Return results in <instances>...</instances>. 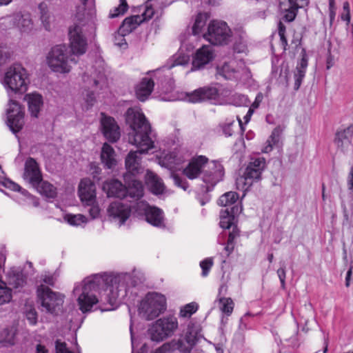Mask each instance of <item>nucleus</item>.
<instances>
[{"instance_id": "338daca9", "label": "nucleus", "mask_w": 353, "mask_h": 353, "mask_svg": "<svg viewBox=\"0 0 353 353\" xmlns=\"http://www.w3.org/2000/svg\"><path fill=\"white\" fill-rule=\"evenodd\" d=\"M263 99V95L262 93L259 92L256 94L254 101L251 104L250 108H252L254 111L255 109L258 108Z\"/></svg>"}, {"instance_id": "6e6d98bb", "label": "nucleus", "mask_w": 353, "mask_h": 353, "mask_svg": "<svg viewBox=\"0 0 353 353\" xmlns=\"http://www.w3.org/2000/svg\"><path fill=\"white\" fill-rule=\"evenodd\" d=\"M88 207V211L92 219H96L99 216L100 208L96 200L92 204H83Z\"/></svg>"}, {"instance_id": "c9c22d12", "label": "nucleus", "mask_w": 353, "mask_h": 353, "mask_svg": "<svg viewBox=\"0 0 353 353\" xmlns=\"http://www.w3.org/2000/svg\"><path fill=\"white\" fill-rule=\"evenodd\" d=\"M283 129L280 126L276 127L272 132L271 135L267 140L265 145L262 148L261 151L263 153H269L273 149V145H276L281 138Z\"/></svg>"}, {"instance_id": "a19ab883", "label": "nucleus", "mask_w": 353, "mask_h": 353, "mask_svg": "<svg viewBox=\"0 0 353 353\" xmlns=\"http://www.w3.org/2000/svg\"><path fill=\"white\" fill-rule=\"evenodd\" d=\"M218 305L220 310L227 316H230L232 313L234 304L231 298L222 297L219 299Z\"/></svg>"}, {"instance_id": "2eb2a0df", "label": "nucleus", "mask_w": 353, "mask_h": 353, "mask_svg": "<svg viewBox=\"0 0 353 353\" xmlns=\"http://www.w3.org/2000/svg\"><path fill=\"white\" fill-rule=\"evenodd\" d=\"M224 176L223 166L218 161H212L208 165V170H204L203 174V181L207 184V190L210 191L212 188L220 181Z\"/></svg>"}, {"instance_id": "423d86ee", "label": "nucleus", "mask_w": 353, "mask_h": 353, "mask_svg": "<svg viewBox=\"0 0 353 353\" xmlns=\"http://www.w3.org/2000/svg\"><path fill=\"white\" fill-rule=\"evenodd\" d=\"M83 88L86 91L85 100L88 106H92L96 99V94L99 90L107 87V78L102 69L97 70L94 68L85 72L83 75Z\"/></svg>"}, {"instance_id": "ddd939ff", "label": "nucleus", "mask_w": 353, "mask_h": 353, "mask_svg": "<svg viewBox=\"0 0 353 353\" xmlns=\"http://www.w3.org/2000/svg\"><path fill=\"white\" fill-rule=\"evenodd\" d=\"M138 214H144L146 221L157 228H164V214L159 208L149 205L146 202H137L134 206Z\"/></svg>"}, {"instance_id": "f03ea898", "label": "nucleus", "mask_w": 353, "mask_h": 353, "mask_svg": "<svg viewBox=\"0 0 353 353\" xmlns=\"http://www.w3.org/2000/svg\"><path fill=\"white\" fill-rule=\"evenodd\" d=\"M125 120L131 128L128 134V142L138 148L137 151H130L125 158L126 174L136 179V175L143 170L140 155L148 153L156 147L151 135L150 125L142 112L138 109L130 108L126 112Z\"/></svg>"}, {"instance_id": "7ed1b4c3", "label": "nucleus", "mask_w": 353, "mask_h": 353, "mask_svg": "<svg viewBox=\"0 0 353 353\" xmlns=\"http://www.w3.org/2000/svg\"><path fill=\"white\" fill-rule=\"evenodd\" d=\"M123 177L125 185L117 179H111L103 183L102 188L107 196L121 199L130 197L134 201L141 199L143 195L142 183L128 174H125Z\"/></svg>"}, {"instance_id": "aec40b11", "label": "nucleus", "mask_w": 353, "mask_h": 353, "mask_svg": "<svg viewBox=\"0 0 353 353\" xmlns=\"http://www.w3.org/2000/svg\"><path fill=\"white\" fill-rule=\"evenodd\" d=\"M217 95L218 90L216 88L203 87L186 93V100L191 103H200L206 100L214 99Z\"/></svg>"}, {"instance_id": "603ef678", "label": "nucleus", "mask_w": 353, "mask_h": 353, "mask_svg": "<svg viewBox=\"0 0 353 353\" xmlns=\"http://www.w3.org/2000/svg\"><path fill=\"white\" fill-rule=\"evenodd\" d=\"M128 4L126 0H120V4L118 7H116L114 10L110 11V17L115 18L119 15L123 14L128 10Z\"/></svg>"}, {"instance_id": "39448f33", "label": "nucleus", "mask_w": 353, "mask_h": 353, "mask_svg": "<svg viewBox=\"0 0 353 353\" xmlns=\"http://www.w3.org/2000/svg\"><path fill=\"white\" fill-rule=\"evenodd\" d=\"M46 62L52 71L65 74L70 72L72 64L76 63L77 61L69 54L65 45H57L48 53Z\"/></svg>"}, {"instance_id": "49530a36", "label": "nucleus", "mask_w": 353, "mask_h": 353, "mask_svg": "<svg viewBox=\"0 0 353 353\" xmlns=\"http://www.w3.org/2000/svg\"><path fill=\"white\" fill-rule=\"evenodd\" d=\"M59 276V271L58 270H57L54 272H51L49 271L43 272L41 274L40 279L46 284H47L50 286H54L55 283L57 282Z\"/></svg>"}, {"instance_id": "f3484780", "label": "nucleus", "mask_w": 353, "mask_h": 353, "mask_svg": "<svg viewBox=\"0 0 353 353\" xmlns=\"http://www.w3.org/2000/svg\"><path fill=\"white\" fill-rule=\"evenodd\" d=\"M131 213V206L124 204L121 201H114L110 203L108 208L109 216L112 217L114 220L118 221L119 225L123 224L130 217Z\"/></svg>"}, {"instance_id": "e2e57ef3", "label": "nucleus", "mask_w": 353, "mask_h": 353, "mask_svg": "<svg viewBox=\"0 0 353 353\" xmlns=\"http://www.w3.org/2000/svg\"><path fill=\"white\" fill-rule=\"evenodd\" d=\"M277 275L279 278L281 288H285V277H286V272H285V267H281L277 270Z\"/></svg>"}, {"instance_id": "20e7f679", "label": "nucleus", "mask_w": 353, "mask_h": 353, "mask_svg": "<svg viewBox=\"0 0 353 353\" xmlns=\"http://www.w3.org/2000/svg\"><path fill=\"white\" fill-rule=\"evenodd\" d=\"M92 28V23L85 14L77 12L75 21L69 29L70 48L72 55L80 56L85 53L88 46L86 34Z\"/></svg>"}, {"instance_id": "052dcab7", "label": "nucleus", "mask_w": 353, "mask_h": 353, "mask_svg": "<svg viewBox=\"0 0 353 353\" xmlns=\"http://www.w3.org/2000/svg\"><path fill=\"white\" fill-rule=\"evenodd\" d=\"M26 316L29 323L31 325H35L37 321V314L34 309H30L26 312Z\"/></svg>"}, {"instance_id": "dca6fc26", "label": "nucleus", "mask_w": 353, "mask_h": 353, "mask_svg": "<svg viewBox=\"0 0 353 353\" xmlns=\"http://www.w3.org/2000/svg\"><path fill=\"white\" fill-rule=\"evenodd\" d=\"M23 177L32 186L37 185L38 183L41 181V172L34 159L29 157L26 159Z\"/></svg>"}, {"instance_id": "3c124183", "label": "nucleus", "mask_w": 353, "mask_h": 353, "mask_svg": "<svg viewBox=\"0 0 353 353\" xmlns=\"http://www.w3.org/2000/svg\"><path fill=\"white\" fill-rule=\"evenodd\" d=\"M148 1L143 6V12L141 14V19L142 22L144 21L150 20L155 14V11L151 3Z\"/></svg>"}, {"instance_id": "e433bc0d", "label": "nucleus", "mask_w": 353, "mask_h": 353, "mask_svg": "<svg viewBox=\"0 0 353 353\" xmlns=\"http://www.w3.org/2000/svg\"><path fill=\"white\" fill-rule=\"evenodd\" d=\"M142 22L139 15H134L127 17L123 21L122 25L119 28V31L130 33L137 28V26Z\"/></svg>"}, {"instance_id": "f257e3e1", "label": "nucleus", "mask_w": 353, "mask_h": 353, "mask_svg": "<svg viewBox=\"0 0 353 353\" xmlns=\"http://www.w3.org/2000/svg\"><path fill=\"white\" fill-rule=\"evenodd\" d=\"M137 282L131 274L122 273L117 275L94 274L85 278L82 283L75 285L73 293L78 295L79 310L89 312L99 299L96 292L100 294V301L107 302L108 307L101 308V311H110L118 301L123 300Z\"/></svg>"}, {"instance_id": "a18cd8bd", "label": "nucleus", "mask_w": 353, "mask_h": 353, "mask_svg": "<svg viewBox=\"0 0 353 353\" xmlns=\"http://www.w3.org/2000/svg\"><path fill=\"white\" fill-rule=\"evenodd\" d=\"M239 231L237 228L234 227L233 230L228 233L227 243L224 248L226 255L228 256L233 251L234 248V239L239 236Z\"/></svg>"}, {"instance_id": "cd10ccee", "label": "nucleus", "mask_w": 353, "mask_h": 353, "mask_svg": "<svg viewBox=\"0 0 353 353\" xmlns=\"http://www.w3.org/2000/svg\"><path fill=\"white\" fill-rule=\"evenodd\" d=\"M145 183L150 190L154 194H161L164 192L165 185L162 179L154 172L147 170L145 174Z\"/></svg>"}, {"instance_id": "58836bf2", "label": "nucleus", "mask_w": 353, "mask_h": 353, "mask_svg": "<svg viewBox=\"0 0 353 353\" xmlns=\"http://www.w3.org/2000/svg\"><path fill=\"white\" fill-rule=\"evenodd\" d=\"M9 283L14 288H19L26 283V277L21 272L12 270L9 273Z\"/></svg>"}, {"instance_id": "13d9d810", "label": "nucleus", "mask_w": 353, "mask_h": 353, "mask_svg": "<svg viewBox=\"0 0 353 353\" xmlns=\"http://www.w3.org/2000/svg\"><path fill=\"white\" fill-rule=\"evenodd\" d=\"M128 34L127 32H122L119 30L117 33H116L114 36V43L116 46H118L121 48L126 46L127 43L124 38V35Z\"/></svg>"}, {"instance_id": "a211bd4d", "label": "nucleus", "mask_w": 353, "mask_h": 353, "mask_svg": "<svg viewBox=\"0 0 353 353\" xmlns=\"http://www.w3.org/2000/svg\"><path fill=\"white\" fill-rule=\"evenodd\" d=\"M101 130L104 137L110 142H116L120 138V129L115 120L101 114Z\"/></svg>"}, {"instance_id": "4d7b16f0", "label": "nucleus", "mask_w": 353, "mask_h": 353, "mask_svg": "<svg viewBox=\"0 0 353 353\" xmlns=\"http://www.w3.org/2000/svg\"><path fill=\"white\" fill-rule=\"evenodd\" d=\"M3 185L7 188H9L13 191L21 192V193L24 195H26V194L28 193V192L26 190H22L20 185H19L18 184L12 181L10 179H6L3 182Z\"/></svg>"}, {"instance_id": "37998d69", "label": "nucleus", "mask_w": 353, "mask_h": 353, "mask_svg": "<svg viewBox=\"0 0 353 353\" xmlns=\"http://www.w3.org/2000/svg\"><path fill=\"white\" fill-rule=\"evenodd\" d=\"M12 290L0 279V305L9 303L12 299Z\"/></svg>"}, {"instance_id": "1a4fd4ad", "label": "nucleus", "mask_w": 353, "mask_h": 353, "mask_svg": "<svg viewBox=\"0 0 353 353\" xmlns=\"http://www.w3.org/2000/svg\"><path fill=\"white\" fill-rule=\"evenodd\" d=\"M165 309V297L157 292H149L141 301L139 312L146 320H152L157 317Z\"/></svg>"}, {"instance_id": "ea45409f", "label": "nucleus", "mask_w": 353, "mask_h": 353, "mask_svg": "<svg viewBox=\"0 0 353 353\" xmlns=\"http://www.w3.org/2000/svg\"><path fill=\"white\" fill-rule=\"evenodd\" d=\"M15 333L12 329L6 328L0 332V343L4 346L14 344Z\"/></svg>"}, {"instance_id": "473e14b6", "label": "nucleus", "mask_w": 353, "mask_h": 353, "mask_svg": "<svg viewBox=\"0 0 353 353\" xmlns=\"http://www.w3.org/2000/svg\"><path fill=\"white\" fill-rule=\"evenodd\" d=\"M101 160L106 168L112 169L117 164L116 154L113 148L108 143H104L101 152Z\"/></svg>"}, {"instance_id": "4468645a", "label": "nucleus", "mask_w": 353, "mask_h": 353, "mask_svg": "<svg viewBox=\"0 0 353 353\" xmlns=\"http://www.w3.org/2000/svg\"><path fill=\"white\" fill-rule=\"evenodd\" d=\"M24 110L20 104L13 100H10L7 109V123L10 130L16 134L23 127Z\"/></svg>"}, {"instance_id": "bf43d9fd", "label": "nucleus", "mask_w": 353, "mask_h": 353, "mask_svg": "<svg viewBox=\"0 0 353 353\" xmlns=\"http://www.w3.org/2000/svg\"><path fill=\"white\" fill-rule=\"evenodd\" d=\"M297 10L296 7L290 5V7L285 10L283 19L287 22L292 21L296 17Z\"/></svg>"}, {"instance_id": "412c9836", "label": "nucleus", "mask_w": 353, "mask_h": 353, "mask_svg": "<svg viewBox=\"0 0 353 353\" xmlns=\"http://www.w3.org/2000/svg\"><path fill=\"white\" fill-rule=\"evenodd\" d=\"M245 66L241 63L238 68L236 67V62L231 61L223 64L221 67L217 68L218 74L224 79L228 80H239L245 71Z\"/></svg>"}, {"instance_id": "9b49d317", "label": "nucleus", "mask_w": 353, "mask_h": 353, "mask_svg": "<svg viewBox=\"0 0 353 353\" xmlns=\"http://www.w3.org/2000/svg\"><path fill=\"white\" fill-rule=\"evenodd\" d=\"M265 166L264 158L252 159L247 166L243 176L236 179V185L239 189L247 190L254 182L261 179L262 171Z\"/></svg>"}, {"instance_id": "5701e85b", "label": "nucleus", "mask_w": 353, "mask_h": 353, "mask_svg": "<svg viewBox=\"0 0 353 353\" xmlns=\"http://www.w3.org/2000/svg\"><path fill=\"white\" fill-rule=\"evenodd\" d=\"M208 162V159L205 156H198L193 158L183 170L184 174L190 179L197 178L201 172V170Z\"/></svg>"}, {"instance_id": "f8f14e48", "label": "nucleus", "mask_w": 353, "mask_h": 353, "mask_svg": "<svg viewBox=\"0 0 353 353\" xmlns=\"http://www.w3.org/2000/svg\"><path fill=\"white\" fill-rule=\"evenodd\" d=\"M178 327L175 316L163 317L156 321L148 332L152 341L159 342L172 336Z\"/></svg>"}, {"instance_id": "0eeeda50", "label": "nucleus", "mask_w": 353, "mask_h": 353, "mask_svg": "<svg viewBox=\"0 0 353 353\" xmlns=\"http://www.w3.org/2000/svg\"><path fill=\"white\" fill-rule=\"evenodd\" d=\"M37 295L43 311L52 314H57L61 311L65 298L63 294L41 284L37 287Z\"/></svg>"}, {"instance_id": "69168bd1", "label": "nucleus", "mask_w": 353, "mask_h": 353, "mask_svg": "<svg viewBox=\"0 0 353 353\" xmlns=\"http://www.w3.org/2000/svg\"><path fill=\"white\" fill-rule=\"evenodd\" d=\"M278 31H279V35L281 38V40L283 43H287V39L285 38V26L283 24L281 21L279 23L278 25Z\"/></svg>"}, {"instance_id": "6e6552de", "label": "nucleus", "mask_w": 353, "mask_h": 353, "mask_svg": "<svg viewBox=\"0 0 353 353\" xmlns=\"http://www.w3.org/2000/svg\"><path fill=\"white\" fill-rule=\"evenodd\" d=\"M27 78L26 69L21 65L15 64L7 70L2 83L8 92L22 93L28 88Z\"/></svg>"}, {"instance_id": "a878e982", "label": "nucleus", "mask_w": 353, "mask_h": 353, "mask_svg": "<svg viewBox=\"0 0 353 353\" xmlns=\"http://www.w3.org/2000/svg\"><path fill=\"white\" fill-rule=\"evenodd\" d=\"M173 58L174 60L172 64L165 65L153 71L152 72L154 73V75L159 78H161L163 74L165 76L168 73H170V70L173 67L186 65L190 61V56L182 52H179L174 54Z\"/></svg>"}, {"instance_id": "680f3d73", "label": "nucleus", "mask_w": 353, "mask_h": 353, "mask_svg": "<svg viewBox=\"0 0 353 353\" xmlns=\"http://www.w3.org/2000/svg\"><path fill=\"white\" fill-rule=\"evenodd\" d=\"M171 176L174 183L176 186L183 190H186L188 188L187 183L185 181H183L180 176L174 174H172Z\"/></svg>"}, {"instance_id": "774afa93", "label": "nucleus", "mask_w": 353, "mask_h": 353, "mask_svg": "<svg viewBox=\"0 0 353 353\" xmlns=\"http://www.w3.org/2000/svg\"><path fill=\"white\" fill-rule=\"evenodd\" d=\"M170 350V345L165 343L159 348L157 349L153 353H169Z\"/></svg>"}, {"instance_id": "8fccbe9b", "label": "nucleus", "mask_w": 353, "mask_h": 353, "mask_svg": "<svg viewBox=\"0 0 353 353\" xmlns=\"http://www.w3.org/2000/svg\"><path fill=\"white\" fill-rule=\"evenodd\" d=\"M199 305L195 302L186 304L180 310V316L182 317H190L198 310Z\"/></svg>"}, {"instance_id": "393cba45", "label": "nucleus", "mask_w": 353, "mask_h": 353, "mask_svg": "<svg viewBox=\"0 0 353 353\" xmlns=\"http://www.w3.org/2000/svg\"><path fill=\"white\" fill-rule=\"evenodd\" d=\"M353 137V125L339 130L336 133L334 142L337 148L342 152H345L351 145V140Z\"/></svg>"}, {"instance_id": "4be33fe9", "label": "nucleus", "mask_w": 353, "mask_h": 353, "mask_svg": "<svg viewBox=\"0 0 353 353\" xmlns=\"http://www.w3.org/2000/svg\"><path fill=\"white\" fill-rule=\"evenodd\" d=\"M214 58V52L210 46H203L198 49L192 60L191 71L199 70L210 63Z\"/></svg>"}, {"instance_id": "72a5a7b5", "label": "nucleus", "mask_w": 353, "mask_h": 353, "mask_svg": "<svg viewBox=\"0 0 353 353\" xmlns=\"http://www.w3.org/2000/svg\"><path fill=\"white\" fill-rule=\"evenodd\" d=\"M201 327L197 323L190 322L185 334L184 339L187 343H190L194 346L201 337Z\"/></svg>"}, {"instance_id": "de8ad7c7", "label": "nucleus", "mask_w": 353, "mask_h": 353, "mask_svg": "<svg viewBox=\"0 0 353 353\" xmlns=\"http://www.w3.org/2000/svg\"><path fill=\"white\" fill-rule=\"evenodd\" d=\"M64 219L67 221L70 225L73 226H79L82 223H85L87 222V218L82 214H68L64 216Z\"/></svg>"}, {"instance_id": "c85d7f7f", "label": "nucleus", "mask_w": 353, "mask_h": 353, "mask_svg": "<svg viewBox=\"0 0 353 353\" xmlns=\"http://www.w3.org/2000/svg\"><path fill=\"white\" fill-rule=\"evenodd\" d=\"M184 161L181 157H179L175 152L165 154L159 159V163L161 167L170 170L179 169V165Z\"/></svg>"}, {"instance_id": "79ce46f5", "label": "nucleus", "mask_w": 353, "mask_h": 353, "mask_svg": "<svg viewBox=\"0 0 353 353\" xmlns=\"http://www.w3.org/2000/svg\"><path fill=\"white\" fill-rule=\"evenodd\" d=\"M239 198L238 194L234 192H228L223 194L219 199V205L230 208V206L234 204Z\"/></svg>"}, {"instance_id": "f704fd0d", "label": "nucleus", "mask_w": 353, "mask_h": 353, "mask_svg": "<svg viewBox=\"0 0 353 353\" xmlns=\"http://www.w3.org/2000/svg\"><path fill=\"white\" fill-rule=\"evenodd\" d=\"M34 188L41 194L46 196L47 198L53 199L57 196V189L53 185L48 183V181H39L37 185H33Z\"/></svg>"}, {"instance_id": "5fc2aeb1", "label": "nucleus", "mask_w": 353, "mask_h": 353, "mask_svg": "<svg viewBox=\"0 0 353 353\" xmlns=\"http://www.w3.org/2000/svg\"><path fill=\"white\" fill-rule=\"evenodd\" d=\"M212 265L213 260L212 258H207L200 262V267L202 269L201 274L203 276H206L208 274Z\"/></svg>"}, {"instance_id": "bb28decb", "label": "nucleus", "mask_w": 353, "mask_h": 353, "mask_svg": "<svg viewBox=\"0 0 353 353\" xmlns=\"http://www.w3.org/2000/svg\"><path fill=\"white\" fill-rule=\"evenodd\" d=\"M154 85L153 79L148 77L143 78L135 89L137 99L141 101H146L151 94Z\"/></svg>"}, {"instance_id": "7c9ffc66", "label": "nucleus", "mask_w": 353, "mask_h": 353, "mask_svg": "<svg viewBox=\"0 0 353 353\" xmlns=\"http://www.w3.org/2000/svg\"><path fill=\"white\" fill-rule=\"evenodd\" d=\"M14 25L21 32L28 33L33 29V23L28 13H17L12 18Z\"/></svg>"}, {"instance_id": "9d476101", "label": "nucleus", "mask_w": 353, "mask_h": 353, "mask_svg": "<svg viewBox=\"0 0 353 353\" xmlns=\"http://www.w3.org/2000/svg\"><path fill=\"white\" fill-rule=\"evenodd\" d=\"M232 32L228 24L223 21L213 20L203 34V38L213 45H226L231 39Z\"/></svg>"}, {"instance_id": "b1692460", "label": "nucleus", "mask_w": 353, "mask_h": 353, "mask_svg": "<svg viewBox=\"0 0 353 353\" xmlns=\"http://www.w3.org/2000/svg\"><path fill=\"white\" fill-rule=\"evenodd\" d=\"M242 211V208L237 205H233L231 208H226L224 210H221L220 212V223L221 228L223 229H230L234 225L235 216Z\"/></svg>"}, {"instance_id": "c756f323", "label": "nucleus", "mask_w": 353, "mask_h": 353, "mask_svg": "<svg viewBox=\"0 0 353 353\" xmlns=\"http://www.w3.org/2000/svg\"><path fill=\"white\" fill-rule=\"evenodd\" d=\"M25 100L28 103V110L31 115L36 118L38 117L43 104L42 96L39 93L32 92L27 94L25 96Z\"/></svg>"}, {"instance_id": "09e8293b", "label": "nucleus", "mask_w": 353, "mask_h": 353, "mask_svg": "<svg viewBox=\"0 0 353 353\" xmlns=\"http://www.w3.org/2000/svg\"><path fill=\"white\" fill-rule=\"evenodd\" d=\"M41 11V20L46 30L50 29V19L51 16L46 10V6L43 3H41L39 6Z\"/></svg>"}, {"instance_id": "c03bdc74", "label": "nucleus", "mask_w": 353, "mask_h": 353, "mask_svg": "<svg viewBox=\"0 0 353 353\" xmlns=\"http://www.w3.org/2000/svg\"><path fill=\"white\" fill-rule=\"evenodd\" d=\"M169 344L170 345V350L176 349L182 353H190L194 347L190 343H187L184 339H179L177 341H172Z\"/></svg>"}, {"instance_id": "0e129e2a", "label": "nucleus", "mask_w": 353, "mask_h": 353, "mask_svg": "<svg viewBox=\"0 0 353 353\" xmlns=\"http://www.w3.org/2000/svg\"><path fill=\"white\" fill-rule=\"evenodd\" d=\"M289 2L291 6L299 9L306 6L309 3V0H289Z\"/></svg>"}, {"instance_id": "4c0bfd02", "label": "nucleus", "mask_w": 353, "mask_h": 353, "mask_svg": "<svg viewBox=\"0 0 353 353\" xmlns=\"http://www.w3.org/2000/svg\"><path fill=\"white\" fill-rule=\"evenodd\" d=\"M209 18L210 15L208 12L199 13L197 14L192 26V33L194 35H199L201 33H203Z\"/></svg>"}, {"instance_id": "864d4df0", "label": "nucleus", "mask_w": 353, "mask_h": 353, "mask_svg": "<svg viewBox=\"0 0 353 353\" xmlns=\"http://www.w3.org/2000/svg\"><path fill=\"white\" fill-rule=\"evenodd\" d=\"M232 103L236 106H248L250 101L245 95L236 94L232 97Z\"/></svg>"}, {"instance_id": "6ab92c4d", "label": "nucleus", "mask_w": 353, "mask_h": 353, "mask_svg": "<svg viewBox=\"0 0 353 353\" xmlns=\"http://www.w3.org/2000/svg\"><path fill=\"white\" fill-rule=\"evenodd\" d=\"M79 196L83 204H92L96 199L94 183L88 178L81 180L78 190Z\"/></svg>"}, {"instance_id": "2f4dec72", "label": "nucleus", "mask_w": 353, "mask_h": 353, "mask_svg": "<svg viewBox=\"0 0 353 353\" xmlns=\"http://www.w3.org/2000/svg\"><path fill=\"white\" fill-rule=\"evenodd\" d=\"M301 59L297 64L296 71L294 72V89L299 90L300 88L302 81L305 75L306 68L308 64V58L305 50L301 52Z\"/></svg>"}]
</instances>
